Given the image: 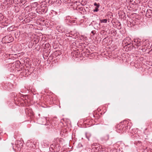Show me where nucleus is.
I'll list each match as a JSON object with an SVG mask.
<instances>
[{
  "label": "nucleus",
  "mask_w": 152,
  "mask_h": 152,
  "mask_svg": "<svg viewBox=\"0 0 152 152\" xmlns=\"http://www.w3.org/2000/svg\"><path fill=\"white\" fill-rule=\"evenodd\" d=\"M131 123H128L126 124H121L119 127H118L117 132L119 133L126 132V129H129V132L131 134H133V137L134 138V139L136 140L139 138V136L137 134H136L137 129H131Z\"/></svg>",
  "instance_id": "nucleus-1"
},
{
  "label": "nucleus",
  "mask_w": 152,
  "mask_h": 152,
  "mask_svg": "<svg viewBox=\"0 0 152 152\" xmlns=\"http://www.w3.org/2000/svg\"><path fill=\"white\" fill-rule=\"evenodd\" d=\"M60 140L58 139L56 140V142H55L53 144L50 145V151L52 150V151L53 150L55 152H58L59 151L61 146L59 142H60Z\"/></svg>",
  "instance_id": "nucleus-2"
},
{
  "label": "nucleus",
  "mask_w": 152,
  "mask_h": 152,
  "mask_svg": "<svg viewBox=\"0 0 152 152\" xmlns=\"http://www.w3.org/2000/svg\"><path fill=\"white\" fill-rule=\"evenodd\" d=\"M142 43V42L140 39H134V41L132 42V46L134 48H137L138 50H142L141 48H139L138 47L141 45Z\"/></svg>",
  "instance_id": "nucleus-3"
},
{
  "label": "nucleus",
  "mask_w": 152,
  "mask_h": 152,
  "mask_svg": "<svg viewBox=\"0 0 152 152\" xmlns=\"http://www.w3.org/2000/svg\"><path fill=\"white\" fill-rule=\"evenodd\" d=\"M2 40L3 41H4L5 43H8L12 41L13 38L10 35H7L3 37Z\"/></svg>",
  "instance_id": "nucleus-4"
},
{
  "label": "nucleus",
  "mask_w": 152,
  "mask_h": 152,
  "mask_svg": "<svg viewBox=\"0 0 152 152\" xmlns=\"http://www.w3.org/2000/svg\"><path fill=\"white\" fill-rule=\"evenodd\" d=\"M131 39L129 37L126 38L123 41V42H124L126 44V46H129V47H130L131 46Z\"/></svg>",
  "instance_id": "nucleus-5"
},
{
  "label": "nucleus",
  "mask_w": 152,
  "mask_h": 152,
  "mask_svg": "<svg viewBox=\"0 0 152 152\" xmlns=\"http://www.w3.org/2000/svg\"><path fill=\"white\" fill-rule=\"evenodd\" d=\"M38 121L40 124L46 125L47 119L45 117L39 118L38 119Z\"/></svg>",
  "instance_id": "nucleus-6"
},
{
  "label": "nucleus",
  "mask_w": 152,
  "mask_h": 152,
  "mask_svg": "<svg viewBox=\"0 0 152 152\" xmlns=\"http://www.w3.org/2000/svg\"><path fill=\"white\" fill-rule=\"evenodd\" d=\"M102 148L98 145L94 147L92 146V150L93 151L95 152H97L98 151H100L102 150Z\"/></svg>",
  "instance_id": "nucleus-7"
},
{
  "label": "nucleus",
  "mask_w": 152,
  "mask_h": 152,
  "mask_svg": "<svg viewBox=\"0 0 152 152\" xmlns=\"http://www.w3.org/2000/svg\"><path fill=\"white\" fill-rule=\"evenodd\" d=\"M146 13L145 15L146 17L150 18L152 17V10L151 9H148L146 10Z\"/></svg>",
  "instance_id": "nucleus-8"
},
{
  "label": "nucleus",
  "mask_w": 152,
  "mask_h": 152,
  "mask_svg": "<svg viewBox=\"0 0 152 152\" xmlns=\"http://www.w3.org/2000/svg\"><path fill=\"white\" fill-rule=\"evenodd\" d=\"M15 145L18 148H21L23 147V143L21 141H17Z\"/></svg>",
  "instance_id": "nucleus-9"
},
{
  "label": "nucleus",
  "mask_w": 152,
  "mask_h": 152,
  "mask_svg": "<svg viewBox=\"0 0 152 152\" xmlns=\"http://www.w3.org/2000/svg\"><path fill=\"white\" fill-rule=\"evenodd\" d=\"M94 6H95V9L93 10L94 12H97L99 10V8L100 7V4L99 3H95L94 4Z\"/></svg>",
  "instance_id": "nucleus-10"
},
{
  "label": "nucleus",
  "mask_w": 152,
  "mask_h": 152,
  "mask_svg": "<svg viewBox=\"0 0 152 152\" xmlns=\"http://www.w3.org/2000/svg\"><path fill=\"white\" fill-rule=\"evenodd\" d=\"M44 145L45 146H48L49 145V142L46 140H44L43 141Z\"/></svg>",
  "instance_id": "nucleus-11"
},
{
  "label": "nucleus",
  "mask_w": 152,
  "mask_h": 152,
  "mask_svg": "<svg viewBox=\"0 0 152 152\" xmlns=\"http://www.w3.org/2000/svg\"><path fill=\"white\" fill-rule=\"evenodd\" d=\"M101 23H106L107 22V19H106L100 20Z\"/></svg>",
  "instance_id": "nucleus-12"
},
{
  "label": "nucleus",
  "mask_w": 152,
  "mask_h": 152,
  "mask_svg": "<svg viewBox=\"0 0 152 152\" xmlns=\"http://www.w3.org/2000/svg\"><path fill=\"white\" fill-rule=\"evenodd\" d=\"M86 138L88 139V140H89V138L91 137V134L89 133H86L85 134Z\"/></svg>",
  "instance_id": "nucleus-13"
},
{
  "label": "nucleus",
  "mask_w": 152,
  "mask_h": 152,
  "mask_svg": "<svg viewBox=\"0 0 152 152\" xmlns=\"http://www.w3.org/2000/svg\"><path fill=\"white\" fill-rule=\"evenodd\" d=\"M117 28L118 29H120L121 28V24L120 22H119L117 24Z\"/></svg>",
  "instance_id": "nucleus-14"
},
{
  "label": "nucleus",
  "mask_w": 152,
  "mask_h": 152,
  "mask_svg": "<svg viewBox=\"0 0 152 152\" xmlns=\"http://www.w3.org/2000/svg\"><path fill=\"white\" fill-rule=\"evenodd\" d=\"M14 28V26L10 27L7 28V30L9 31H12L13 30Z\"/></svg>",
  "instance_id": "nucleus-15"
},
{
  "label": "nucleus",
  "mask_w": 152,
  "mask_h": 152,
  "mask_svg": "<svg viewBox=\"0 0 152 152\" xmlns=\"http://www.w3.org/2000/svg\"><path fill=\"white\" fill-rule=\"evenodd\" d=\"M4 18V16L3 15L0 13V21H2Z\"/></svg>",
  "instance_id": "nucleus-16"
},
{
  "label": "nucleus",
  "mask_w": 152,
  "mask_h": 152,
  "mask_svg": "<svg viewBox=\"0 0 152 152\" xmlns=\"http://www.w3.org/2000/svg\"><path fill=\"white\" fill-rule=\"evenodd\" d=\"M66 36H67V37H72V34L70 33H66Z\"/></svg>",
  "instance_id": "nucleus-17"
},
{
  "label": "nucleus",
  "mask_w": 152,
  "mask_h": 152,
  "mask_svg": "<svg viewBox=\"0 0 152 152\" xmlns=\"http://www.w3.org/2000/svg\"><path fill=\"white\" fill-rule=\"evenodd\" d=\"M29 142H28V144H29ZM30 144H31V146L30 145V147H33V145H34V144H33V142H30Z\"/></svg>",
  "instance_id": "nucleus-18"
},
{
  "label": "nucleus",
  "mask_w": 152,
  "mask_h": 152,
  "mask_svg": "<svg viewBox=\"0 0 152 152\" xmlns=\"http://www.w3.org/2000/svg\"><path fill=\"white\" fill-rule=\"evenodd\" d=\"M31 92L33 93V94H36V93L34 89H32L31 90Z\"/></svg>",
  "instance_id": "nucleus-19"
},
{
  "label": "nucleus",
  "mask_w": 152,
  "mask_h": 152,
  "mask_svg": "<svg viewBox=\"0 0 152 152\" xmlns=\"http://www.w3.org/2000/svg\"><path fill=\"white\" fill-rule=\"evenodd\" d=\"M99 152H107V151L105 149H102V150L100 151Z\"/></svg>",
  "instance_id": "nucleus-20"
},
{
  "label": "nucleus",
  "mask_w": 152,
  "mask_h": 152,
  "mask_svg": "<svg viewBox=\"0 0 152 152\" xmlns=\"http://www.w3.org/2000/svg\"><path fill=\"white\" fill-rule=\"evenodd\" d=\"M105 140H107L108 139V138H109V136L107 135H106L105 137Z\"/></svg>",
  "instance_id": "nucleus-21"
},
{
  "label": "nucleus",
  "mask_w": 152,
  "mask_h": 152,
  "mask_svg": "<svg viewBox=\"0 0 152 152\" xmlns=\"http://www.w3.org/2000/svg\"><path fill=\"white\" fill-rule=\"evenodd\" d=\"M21 96L25 98V99H26V97H27L26 95H22Z\"/></svg>",
  "instance_id": "nucleus-22"
},
{
  "label": "nucleus",
  "mask_w": 152,
  "mask_h": 152,
  "mask_svg": "<svg viewBox=\"0 0 152 152\" xmlns=\"http://www.w3.org/2000/svg\"><path fill=\"white\" fill-rule=\"evenodd\" d=\"M97 143H94L93 144V146H94V147L96 146L97 145Z\"/></svg>",
  "instance_id": "nucleus-23"
},
{
  "label": "nucleus",
  "mask_w": 152,
  "mask_h": 152,
  "mask_svg": "<svg viewBox=\"0 0 152 152\" xmlns=\"http://www.w3.org/2000/svg\"><path fill=\"white\" fill-rule=\"evenodd\" d=\"M95 31H91V33H92L93 34H94V33H95Z\"/></svg>",
  "instance_id": "nucleus-24"
},
{
  "label": "nucleus",
  "mask_w": 152,
  "mask_h": 152,
  "mask_svg": "<svg viewBox=\"0 0 152 152\" xmlns=\"http://www.w3.org/2000/svg\"><path fill=\"white\" fill-rule=\"evenodd\" d=\"M14 146H13V147H12L13 149H14Z\"/></svg>",
  "instance_id": "nucleus-25"
},
{
  "label": "nucleus",
  "mask_w": 152,
  "mask_h": 152,
  "mask_svg": "<svg viewBox=\"0 0 152 152\" xmlns=\"http://www.w3.org/2000/svg\"><path fill=\"white\" fill-rule=\"evenodd\" d=\"M27 110H26V112H27Z\"/></svg>",
  "instance_id": "nucleus-26"
},
{
  "label": "nucleus",
  "mask_w": 152,
  "mask_h": 152,
  "mask_svg": "<svg viewBox=\"0 0 152 152\" xmlns=\"http://www.w3.org/2000/svg\"><path fill=\"white\" fill-rule=\"evenodd\" d=\"M132 47H131V48H133V46H132Z\"/></svg>",
  "instance_id": "nucleus-27"
}]
</instances>
